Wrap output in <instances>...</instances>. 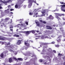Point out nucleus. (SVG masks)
I'll return each instance as SVG.
<instances>
[{
    "mask_svg": "<svg viewBox=\"0 0 65 65\" xmlns=\"http://www.w3.org/2000/svg\"><path fill=\"white\" fill-rule=\"evenodd\" d=\"M60 2L61 4H64L63 5H61L60 6H62V7H61V11H62L63 12H65V10L63 9H64V7H65V3H64L63 2Z\"/></svg>",
    "mask_w": 65,
    "mask_h": 65,
    "instance_id": "f257e3e1",
    "label": "nucleus"
},
{
    "mask_svg": "<svg viewBox=\"0 0 65 65\" xmlns=\"http://www.w3.org/2000/svg\"><path fill=\"white\" fill-rule=\"evenodd\" d=\"M8 47L9 48L8 49V50L9 51L11 52H13V50L10 49V48L13 49V50H15V48H14V47H13V45H11L9 46Z\"/></svg>",
    "mask_w": 65,
    "mask_h": 65,
    "instance_id": "f03ea898",
    "label": "nucleus"
},
{
    "mask_svg": "<svg viewBox=\"0 0 65 65\" xmlns=\"http://www.w3.org/2000/svg\"><path fill=\"white\" fill-rule=\"evenodd\" d=\"M56 16L55 17L56 18H57L58 20H60V18L58 17V16H59L60 17L61 16V15H63V16H64V14H60L59 13H55Z\"/></svg>",
    "mask_w": 65,
    "mask_h": 65,
    "instance_id": "7ed1b4c3",
    "label": "nucleus"
},
{
    "mask_svg": "<svg viewBox=\"0 0 65 65\" xmlns=\"http://www.w3.org/2000/svg\"><path fill=\"white\" fill-rule=\"evenodd\" d=\"M12 0H5L4 1H3V2L1 0H0V2H1L2 3H4L5 5H7V3L8 2H11V1H12ZM5 3H6V4H5Z\"/></svg>",
    "mask_w": 65,
    "mask_h": 65,
    "instance_id": "20e7f679",
    "label": "nucleus"
},
{
    "mask_svg": "<svg viewBox=\"0 0 65 65\" xmlns=\"http://www.w3.org/2000/svg\"><path fill=\"white\" fill-rule=\"evenodd\" d=\"M33 2V1H32L31 0H29V2L28 3H29V4H28V7L29 8H30L31 7V6H32V3Z\"/></svg>",
    "mask_w": 65,
    "mask_h": 65,
    "instance_id": "39448f33",
    "label": "nucleus"
},
{
    "mask_svg": "<svg viewBox=\"0 0 65 65\" xmlns=\"http://www.w3.org/2000/svg\"><path fill=\"white\" fill-rule=\"evenodd\" d=\"M36 12V11H34V12H33L32 13H30V12L29 13V15H33V14H34H34H35V15H37V14H38V13H35V12Z\"/></svg>",
    "mask_w": 65,
    "mask_h": 65,
    "instance_id": "423d86ee",
    "label": "nucleus"
},
{
    "mask_svg": "<svg viewBox=\"0 0 65 65\" xmlns=\"http://www.w3.org/2000/svg\"><path fill=\"white\" fill-rule=\"evenodd\" d=\"M37 37H38V38H36L35 39H39V38H41L42 39H44V37L43 36L41 37L40 36H37Z\"/></svg>",
    "mask_w": 65,
    "mask_h": 65,
    "instance_id": "0eeeda50",
    "label": "nucleus"
},
{
    "mask_svg": "<svg viewBox=\"0 0 65 65\" xmlns=\"http://www.w3.org/2000/svg\"><path fill=\"white\" fill-rule=\"evenodd\" d=\"M45 11H47V10H44L43 11H42V13L43 14L41 15V16L42 17V16H44V15H45V14H44V13H45Z\"/></svg>",
    "mask_w": 65,
    "mask_h": 65,
    "instance_id": "6e6552de",
    "label": "nucleus"
},
{
    "mask_svg": "<svg viewBox=\"0 0 65 65\" xmlns=\"http://www.w3.org/2000/svg\"><path fill=\"white\" fill-rule=\"evenodd\" d=\"M6 38L5 37H3L0 36V40H4L6 39Z\"/></svg>",
    "mask_w": 65,
    "mask_h": 65,
    "instance_id": "1a4fd4ad",
    "label": "nucleus"
},
{
    "mask_svg": "<svg viewBox=\"0 0 65 65\" xmlns=\"http://www.w3.org/2000/svg\"><path fill=\"white\" fill-rule=\"evenodd\" d=\"M48 19H51V20H53L54 19V17H53L52 16V15H51L49 17H48Z\"/></svg>",
    "mask_w": 65,
    "mask_h": 65,
    "instance_id": "9d476101",
    "label": "nucleus"
},
{
    "mask_svg": "<svg viewBox=\"0 0 65 65\" xmlns=\"http://www.w3.org/2000/svg\"><path fill=\"white\" fill-rule=\"evenodd\" d=\"M25 45H26V46H27L28 47H29V46L30 45V44H29V43H27L26 42H25Z\"/></svg>",
    "mask_w": 65,
    "mask_h": 65,
    "instance_id": "9b49d317",
    "label": "nucleus"
},
{
    "mask_svg": "<svg viewBox=\"0 0 65 65\" xmlns=\"http://www.w3.org/2000/svg\"><path fill=\"white\" fill-rule=\"evenodd\" d=\"M35 23L36 24L37 26H38V27H39V26H40V24H39V23L38 21H35Z\"/></svg>",
    "mask_w": 65,
    "mask_h": 65,
    "instance_id": "f8f14e48",
    "label": "nucleus"
},
{
    "mask_svg": "<svg viewBox=\"0 0 65 65\" xmlns=\"http://www.w3.org/2000/svg\"><path fill=\"white\" fill-rule=\"evenodd\" d=\"M21 40H18V42L17 43V45H19V44H20L21 43Z\"/></svg>",
    "mask_w": 65,
    "mask_h": 65,
    "instance_id": "ddd939ff",
    "label": "nucleus"
},
{
    "mask_svg": "<svg viewBox=\"0 0 65 65\" xmlns=\"http://www.w3.org/2000/svg\"><path fill=\"white\" fill-rule=\"evenodd\" d=\"M47 29H50L51 30L52 29V27H50V26H46Z\"/></svg>",
    "mask_w": 65,
    "mask_h": 65,
    "instance_id": "4468645a",
    "label": "nucleus"
},
{
    "mask_svg": "<svg viewBox=\"0 0 65 65\" xmlns=\"http://www.w3.org/2000/svg\"><path fill=\"white\" fill-rule=\"evenodd\" d=\"M25 33H26V35H28V34H29V33H31V31H27L26 32H26H25Z\"/></svg>",
    "mask_w": 65,
    "mask_h": 65,
    "instance_id": "2eb2a0df",
    "label": "nucleus"
},
{
    "mask_svg": "<svg viewBox=\"0 0 65 65\" xmlns=\"http://www.w3.org/2000/svg\"><path fill=\"white\" fill-rule=\"evenodd\" d=\"M23 2H24V0H20V3L21 4H22V3H23Z\"/></svg>",
    "mask_w": 65,
    "mask_h": 65,
    "instance_id": "dca6fc26",
    "label": "nucleus"
},
{
    "mask_svg": "<svg viewBox=\"0 0 65 65\" xmlns=\"http://www.w3.org/2000/svg\"><path fill=\"white\" fill-rule=\"evenodd\" d=\"M13 36H15L16 37H19L20 36H19V35H17L16 34H15V35H13Z\"/></svg>",
    "mask_w": 65,
    "mask_h": 65,
    "instance_id": "f3484780",
    "label": "nucleus"
},
{
    "mask_svg": "<svg viewBox=\"0 0 65 65\" xmlns=\"http://www.w3.org/2000/svg\"><path fill=\"white\" fill-rule=\"evenodd\" d=\"M32 33H33V34H34L35 33V30H31V31H30Z\"/></svg>",
    "mask_w": 65,
    "mask_h": 65,
    "instance_id": "a211bd4d",
    "label": "nucleus"
},
{
    "mask_svg": "<svg viewBox=\"0 0 65 65\" xmlns=\"http://www.w3.org/2000/svg\"><path fill=\"white\" fill-rule=\"evenodd\" d=\"M12 59L11 58H10L9 60V62L10 63H11L12 62Z\"/></svg>",
    "mask_w": 65,
    "mask_h": 65,
    "instance_id": "6ab92c4d",
    "label": "nucleus"
},
{
    "mask_svg": "<svg viewBox=\"0 0 65 65\" xmlns=\"http://www.w3.org/2000/svg\"><path fill=\"white\" fill-rule=\"evenodd\" d=\"M3 55V54L2 53L1 55V58H3V56H4Z\"/></svg>",
    "mask_w": 65,
    "mask_h": 65,
    "instance_id": "aec40b11",
    "label": "nucleus"
},
{
    "mask_svg": "<svg viewBox=\"0 0 65 65\" xmlns=\"http://www.w3.org/2000/svg\"><path fill=\"white\" fill-rule=\"evenodd\" d=\"M19 33H25L26 31H19Z\"/></svg>",
    "mask_w": 65,
    "mask_h": 65,
    "instance_id": "412c9836",
    "label": "nucleus"
},
{
    "mask_svg": "<svg viewBox=\"0 0 65 65\" xmlns=\"http://www.w3.org/2000/svg\"><path fill=\"white\" fill-rule=\"evenodd\" d=\"M18 60H20V61H23V59L21 58H18Z\"/></svg>",
    "mask_w": 65,
    "mask_h": 65,
    "instance_id": "4be33fe9",
    "label": "nucleus"
},
{
    "mask_svg": "<svg viewBox=\"0 0 65 65\" xmlns=\"http://www.w3.org/2000/svg\"><path fill=\"white\" fill-rule=\"evenodd\" d=\"M9 20V18H6L5 19V21H7V20Z\"/></svg>",
    "mask_w": 65,
    "mask_h": 65,
    "instance_id": "5701e85b",
    "label": "nucleus"
},
{
    "mask_svg": "<svg viewBox=\"0 0 65 65\" xmlns=\"http://www.w3.org/2000/svg\"><path fill=\"white\" fill-rule=\"evenodd\" d=\"M15 7L16 8H18V7H19V6H18V5H16L15 6Z\"/></svg>",
    "mask_w": 65,
    "mask_h": 65,
    "instance_id": "b1692460",
    "label": "nucleus"
},
{
    "mask_svg": "<svg viewBox=\"0 0 65 65\" xmlns=\"http://www.w3.org/2000/svg\"><path fill=\"white\" fill-rule=\"evenodd\" d=\"M13 59H14L15 61H18V60H17V59H16V58H15V57H13Z\"/></svg>",
    "mask_w": 65,
    "mask_h": 65,
    "instance_id": "393cba45",
    "label": "nucleus"
},
{
    "mask_svg": "<svg viewBox=\"0 0 65 65\" xmlns=\"http://www.w3.org/2000/svg\"><path fill=\"white\" fill-rule=\"evenodd\" d=\"M21 26L22 27H25V26H24V24H21Z\"/></svg>",
    "mask_w": 65,
    "mask_h": 65,
    "instance_id": "a878e982",
    "label": "nucleus"
},
{
    "mask_svg": "<svg viewBox=\"0 0 65 65\" xmlns=\"http://www.w3.org/2000/svg\"><path fill=\"white\" fill-rule=\"evenodd\" d=\"M60 30H61V31H62H62H63V28H60Z\"/></svg>",
    "mask_w": 65,
    "mask_h": 65,
    "instance_id": "bb28decb",
    "label": "nucleus"
},
{
    "mask_svg": "<svg viewBox=\"0 0 65 65\" xmlns=\"http://www.w3.org/2000/svg\"><path fill=\"white\" fill-rule=\"evenodd\" d=\"M39 61L40 62H42V60L41 59H40L39 60Z\"/></svg>",
    "mask_w": 65,
    "mask_h": 65,
    "instance_id": "cd10ccee",
    "label": "nucleus"
},
{
    "mask_svg": "<svg viewBox=\"0 0 65 65\" xmlns=\"http://www.w3.org/2000/svg\"><path fill=\"white\" fill-rule=\"evenodd\" d=\"M58 55L60 56H62V54L59 53L58 54Z\"/></svg>",
    "mask_w": 65,
    "mask_h": 65,
    "instance_id": "c85d7f7f",
    "label": "nucleus"
},
{
    "mask_svg": "<svg viewBox=\"0 0 65 65\" xmlns=\"http://www.w3.org/2000/svg\"><path fill=\"white\" fill-rule=\"evenodd\" d=\"M55 46H56V47H59V45H55Z\"/></svg>",
    "mask_w": 65,
    "mask_h": 65,
    "instance_id": "c756f323",
    "label": "nucleus"
},
{
    "mask_svg": "<svg viewBox=\"0 0 65 65\" xmlns=\"http://www.w3.org/2000/svg\"><path fill=\"white\" fill-rule=\"evenodd\" d=\"M26 6L25 5H24L23 7L24 8H26Z\"/></svg>",
    "mask_w": 65,
    "mask_h": 65,
    "instance_id": "7c9ffc66",
    "label": "nucleus"
},
{
    "mask_svg": "<svg viewBox=\"0 0 65 65\" xmlns=\"http://www.w3.org/2000/svg\"><path fill=\"white\" fill-rule=\"evenodd\" d=\"M25 23L27 25H28V22H26Z\"/></svg>",
    "mask_w": 65,
    "mask_h": 65,
    "instance_id": "2f4dec72",
    "label": "nucleus"
},
{
    "mask_svg": "<svg viewBox=\"0 0 65 65\" xmlns=\"http://www.w3.org/2000/svg\"><path fill=\"white\" fill-rule=\"evenodd\" d=\"M9 10V9H8L7 10H5V12H6V11H8V10Z\"/></svg>",
    "mask_w": 65,
    "mask_h": 65,
    "instance_id": "473e14b6",
    "label": "nucleus"
},
{
    "mask_svg": "<svg viewBox=\"0 0 65 65\" xmlns=\"http://www.w3.org/2000/svg\"><path fill=\"white\" fill-rule=\"evenodd\" d=\"M57 41L58 42H59V41H61V40L60 39H59V40H57Z\"/></svg>",
    "mask_w": 65,
    "mask_h": 65,
    "instance_id": "72a5a7b5",
    "label": "nucleus"
},
{
    "mask_svg": "<svg viewBox=\"0 0 65 65\" xmlns=\"http://www.w3.org/2000/svg\"><path fill=\"white\" fill-rule=\"evenodd\" d=\"M61 36H59L58 37V39H59V38H61Z\"/></svg>",
    "mask_w": 65,
    "mask_h": 65,
    "instance_id": "f704fd0d",
    "label": "nucleus"
},
{
    "mask_svg": "<svg viewBox=\"0 0 65 65\" xmlns=\"http://www.w3.org/2000/svg\"><path fill=\"white\" fill-rule=\"evenodd\" d=\"M49 51H50V52H51V51H52V49H51V48H50L49 49Z\"/></svg>",
    "mask_w": 65,
    "mask_h": 65,
    "instance_id": "c9c22d12",
    "label": "nucleus"
},
{
    "mask_svg": "<svg viewBox=\"0 0 65 65\" xmlns=\"http://www.w3.org/2000/svg\"><path fill=\"white\" fill-rule=\"evenodd\" d=\"M42 22L43 23H44V24H45V23H46V22L44 21H43Z\"/></svg>",
    "mask_w": 65,
    "mask_h": 65,
    "instance_id": "e433bc0d",
    "label": "nucleus"
},
{
    "mask_svg": "<svg viewBox=\"0 0 65 65\" xmlns=\"http://www.w3.org/2000/svg\"><path fill=\"white\" fill-rule=\"evenodd\" d=\"M13 10H14V9H10V11H12Z\"/></svg>",
    "mask_w": 65,
    "mask_h": 65,
    "instance_id": "4c0bfd02",
    "label": "nucleus"
},
{
    "mask_svg": "<svg viewBox=\"0 0 65 65\" xmlns=\"http://www.w3.org/2000/svg\"><path fill=\"white\" fill-rule=\"evenodd\" d=\"M55 43V42H53L51 43H52V44H54Z\"/></svg>",
    "mask_w": 65,
    "mask_h": 65,
    "instance_id": "58836bf2",
    "label": "nucleus"
},
{
    "mask_svg": "<svg viewBox=\"0 0 65 65\" xmlns=\"http://www.w3.org/2000/svg\"><path fill=\"white\" fill-rule=\"evenodd\" d=\"M53 52H54V53H56V52L55 50H53Z\"/></svg>",
    "mask_w": 65,
    "mask_h": 65,
    "instance_id": "ea45409f",
    "label": "nucleus"
},
{
    "mask_svg": "<svg viewBox=\"0 0 65 65\" xmlns=\"http://www.w3.org/2000/svg\"><path fill=\"white\" fill-rule=\"evenodd\" d=\"M7 45H9L10 44V43H7Z\"/></svg>",
    "mask_w": 65,
    "mask_h": 65,
    "instance_id": "a19ab883",
    "label": "nucleus"
},
{
    "mask_svg": "<svg viewBox=\"0 0 65 65\" xmlns=\"http://www.w3.org/2000/svg\"><path fill=\"white\" fill-rule=\"evenodd\" d=\"M13 28V27H12V26L10 27V29H11V28Z\"/></svg>",
    "mask_w": 65,
    "mask_h": 65,
    "instance_id": "79ce46f5",
    "label": "nucleus"
},
{
    "mask_svg": "<svg viewBox=\"0 0 65 65\" xmlns=\"http://www.w3.org/2000/svg\"><path fill=\"white\" fill-rule=\"evenodd\" d=\"M34 17H35L36 18V17H37V16L36 15H34L33 16Z\"/></svg>",
    "mask_w": 65,
    "mask_h": 65,
    "instance_id": "37998d69",
    "label": "nucleus"
},
{
    "mask_svg": "<svg viewBox=\"0 0 65 65\" xmlns=\"http://www.w3.org/2000/svg\"><path fill=\"white\" fill-rule=\"evenodd\" d=\"M8 7V8H9V7L11 8V7H10V5H9Z\"/></svg>",
    "mask_w": 65,
    "mask_h": 65,
    "instance_id": "c03bdc74",
    "label": "nucleus"
},
{
    "mask_svg": "<svg viewBox=\"0 0 65 65\" xmlns=\"http://www.w3.org/2000/svg\"><path fill=\"white\" fill-rule=\"evenodd\" d=\"M45 38H48V37H45Z\"/></svg>",
    "mask_w": 65,
    "mask_h": 65,
    "instance_id": "a18cd8bd",
    "label": "nucleus"
},
{
    "mask_svg": "<svg viewBox=\"0 0 65 65\" xmlns=\"http://www.w3.org/2000/svg\"><path fill=\"white\" fill-rule=\"evenodd\" d=\"M10 14H13V13L12 12H10Z\"/></svg>",
    "mask_w": 65,
    "mask_h": 65,
    "instance_id": "49530a36",
    "label": "nucleus"
},
{
    "mask_svg": "<svg viewBox=\"0 0 65 65\" xmlns=\"http://www.w3.org/2000/svg\"><path fill=\"white\" fill-rule=\"evenodd\" d=\"M2 7L1 6H0V9H2Z\"/></svg>",
    "mask_w": 65,
    "mask_h": 65,
    "instance_id": "de8ad7c7",
    "label": "nucleus"
},
{
    "mask_svg": "<svg viewBox=\"0 0 65 65\" xmlns=\"http://www.w3.org/2000/svg\"><path fill=\"white\" fill-rule=\"evenodd\" d=\"M34 3H36V1H34Z\"/></svg>",
    "mask_w": 65,
    "mask_h": 65,
    "instance_id": "09e8293b",
    "label": "nucleus"
},
{
    "mask_svg": "<svg viewBox=\"0 0 65 65\" xmlns=\"http://www.w3.org/2000/svg\"><path fill=\"white\" fill-rule=\"evenodd\" d=\"M53 27H55V26H56V25H53Z\"/></svg>",
    "mask_w": 65,
    "mask_h": 65,
    "instance_id": "8fccbe9b",
    "label": "nucleus"
},
{
    "mask_svg": "<svg viewBox=\"0 0 65 65\" xmlns=\"http://www.w3.org/2000/svg\"><path fill=\"white\" fill-rule=\"evenodd\" d=\"M40 21L41 22H42V20H40Z\"/></svg>",
    "mask_w": 65,
    "mask_h": 65,
    "instance_id": "3c124183",
    "label": "nucleus"
},
{
    "mask_svg": "<svg viewBox=\"0 0 65 65\" xmlns=\"http://www.w3.org/2000/svg\"><path fill=\"white\" fill-rule=\"evenodd\" d=\"M17 52H16V53H15V55H17Z\"/></svg>",
    "mask_w": 65,
    "mask_h": 65,
    "instance_id": "603ef678",
    "label": "nucleus"
},
{
    "mask_svg": "<svg viewBox=\"0 0 65 65\" xmlns=\"http://www.w3.org/2000/svg\"><path fill=\"white\" fill-rule=\"evenodd\" d=\"M2 42V44H4V42Z\"/></svg>",
    "mask_w": 65,
    "mask_h": 65,
    "instance_id": "864d4df0",
    "label": "nucleus"
},
{
    "mask_svg": "<svg viewBox=\"0 0 65 65\" xmlns=\"http://www.w3.org/2000/svg\"><path fill=\"white\" fill-rule=\"evenodd\" d=\"M23 21V19H20V21Z\"/></svg>",
    "mask_w": 65,
    "mask_h": 65,
    "instance_id": "5fc2aeb1",
    "label": "nucleus"
},
{
    "mask_svg": "<svg viewBox=\"0 0 65 65\" xmlns=\"http://www.w3.org/2000/svg\"><path fill=\"white\" fill-rule=\"evenodd\" d=\"M62 19L63 20H65V19H64V18H63Z\"/></svg>",
    "mask_w": 65,
    "mask_h": 65,
    "instance_id": "6e6d98bb",
    "label": "nucleus"
},
{
    "mask_svg": "<svg viewBox=\"0 0 65 65\" xmlns=\"http://www.w3.org/2000/svg\"><path fill=\"white\" fill-rule=\"evenodd\" d=\"M10 30L11 31H13L12 29H10Z\"/></svg>",
    "mask_w": 65,
    "mask_h": 65,
    "instance_id": "4d7b16f0",
    "label": "nucleus"
},
{
    "mask_svg": "<svg viewBox=\"0 0 65 65\" xmlns=\"http://www.w3.org/2000/svg\"><path fill=\"white\" fill-rule=\"evenodd\" d=\"M36 32H37V33H38V32H39V31L38 30L36 31Z\"/></svg>",
    "mask_w": 65,
    "mask_h": 65,
    "instance_id": "13d9d810",
    "label": "nucleus"
},
{
    "mask_svg": "<svg viewBox=\"0 0 65 65\" xmlns=\"http://www.w3.org/2000/svg\"><path fill=\"white\" fill-rule=\"evenodd\" d=\"M10 39L9 38H8L7 39L8 40H10Z\"/></svg>",
    "mask_w": 65,
    "mask_h": 65,
    "instance_id": "bf43d9fd",
    "label": "nucleus"
},
{
    "mask_svg": "<svg viewBox=\"0 0 65 65\" xmlns=\"http://www.w3.org/2000/svg\"><path fill=\"white\" fill-rule=\"evenodd\" d=\"M45 52V50H43V52Z\"/></svg>",
    "mask_w": 65,
    "mask_h": 65,
    "instance_id": "052dcab7",
    "label": "nucleus"
},
{
    "mask_svg": "<svg viewBox=\"0 0 65 65\" xmlns=\"http://www.w3.org/2000/svg\"><path fill=\"white\" fill-rule=\"evenodd\" d=\"M46 64V62H45V63H44V64Z\"/></svg>",
    "mask_w": 65,
    "mask_h": 65,
    "instance_id": "680f3d73",
    "label": "nucleus"
},
{
    "mask_svg": "<svg viewBox=\"0 0 65 65\" xmlns=\"http://www.w3.org/2000/svg\"><path fill=\"white\" fill-rule=\"evenodd\" d=\"M37 35V34H35V35Z\"/></svg>",
    "mask_w": 65,
    "mask_h": 65,
    "instance_id": "e2e57ef3",
    "label": "nucleus"
},
{
    "mask_svg": "<svg viewBox=\"0 0 65 65\" xmlns=\"http://www.w3.org/2000/svg\"><path fill=\"white\" fill-rule=\"evenodd\" d=\"M63 25H65V22H64L63 23Z\"/></svg>",
    "mask_w": 65,
    "mask_h": 65,
    "instance_id": "0e129e2a",
    "label": "nucleus"
},
{
    "mask_svg": "<svg viewBox=\"0 0 65 65\" xmlns=\"http://www.w3.org/2000/svg\"><path fill=\"white\" fill-rule=\"evenodd\" d=\"M22 28H20L19 29H20V30H21V29H22Z\"/></svg>",
    "mask_w": 65,
    "mask_h": 65,
    "instance_id": "69168bd1",
    "label": "nucleus"
},
{
    "mask_svg": "<svg viewBox=\"0 0 65 65\" xmlns=\"http://www.w3.org/2000/svg\"><path fill=\"white\" fill-rule=\"evenodd\" d=\"M13 5H14L13 4H12L11 5H12V6Z\"/></svg>",
    "mask_w": 65,
    "mask_h": 65,
    "instance_id": "338daca9",
    "label": "nucleus"
},
{
    "mask_svg": "<svg viewBox=\"0 0 65 65\" xmlns=\"http://www.w3.org/2000/svg\"><path fill=\"white\" fill-rule=\"evenodd\" d=\"M31 42H33V41H31Z\"/></svg>",
    "mask_w": 65,
    "mask_h": 65,
    "instance_id": "774afa93",
    "label": "nucleus"
}]
</instances>
